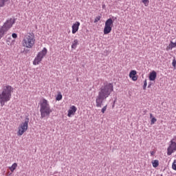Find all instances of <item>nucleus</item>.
<instances>
[{
  "mask_svg": "<svg viewBox=\"0 0 176 176\" xmlns=\"http://www.w3.org/2000/svg\"><path fill=\"white\" fill-rule=\"evenodd\" d=\"M113 91V84L111 82H105L100 88L98 96H96V104L98 108H101L104 101L111 96Z\"/></svg>",
  "mask_w": 176,
  "mask_h": 176,
  "instance_id": "nucleus-1",
  "label": "nucleus"
},
{
  "mask_svg": "<svg viewBox=\"0 0 176 176\" xmlns=\"http://www.w3.org/2000/svg\"><path fill=\"white\" fill-rule=\"evenodd\" d=\"M13 87L10 85L3 86L2 91L0 94V104L1 107L5 105V102L10 101L12 98V93H13Z\"/></svg>",
  "mask_w": 176,
  "mask_h": 176,
  "instance_id": "nucleus-2",
  "label": "nucleus"
},
{
  "mask_svg": "<svg viewBox=\"0 0 176 176\" xmlns=\"http://www.w3.org/2000/svg\"><path fill=\"white\" fill-rule=\"evenodd\" d=\"M40 112L41 119L46 118V116H50V113H52V109H50V105L46 99H43L40 104Z\"/></svg>",
  "mask_w": 176,
  "mask_h": 176,
  "instance_id": "nucleus-3",
  "label": "nucleus"
},
{
  "mask_svg": "<svg viewBox=\"0 0 176 176\" xmlns=\"http://www.w3.org/2000/svg\"><path fill=\"white\" fill-rule=\"evenodd\" d=\"M35 45V35L34 33H28L23 41V46L31 49Z\"/></svg>",
  "mask_w": 176,
  "mask_h": 176,
  "instance_id": "nucleus-4",
  "label": "nucleus"
},
{
  "mask_svg": "<svg viewBox=\"0 0 176 176\" xmlns=\"http://www.w3.org/2000/svg\"><path fill=\"white\" fill-rule=\"evenodd\" d=\"M28 123H30V118L28 117L24 120V122L20 124L18 128V135H23L27 130H28Z\"/></svg>",
  "mask_w": 176,
  "mask_h": 176,
  "instance_id": "nucleus-5",
  "label": "nucleus"
},
{
  "mask_svg": "<svg viewBox=\"0 0 176 176\" xmlns=\"http://www.w3.org/2000/svg\"><path fill=\"white\" fill-rule=\"evenodd\" d=\"M46 54H47V49H46V47H44L41 52H38L36 57L34 60V65H38V64H39L41 61H42L43 57H45Z\"/></svg>",
  "mask_w": 176,
  "mask_h": 176,
  "instance_id": "nucleus-6",
  "label": "nucleus"
},
{
  "mask_svg": "<svg viewBox=\"0 0 176 176\" xmlns=\"http://www.w3.org/2000/svg\"><path fill=\"white\" fill-rule=\"evenodd\" d=\"M112 27H113V20H112V18L108 19L104 24V35H108L112 31Z\"/></svg>",
  "mask_w": 176,
  "mask_h": 176,
  "instance_id": "nucleus-7",
  "label": "nucleus"
},
{
  "mask_svg": "<svg viewBox=\"0 0 176 176\" xmlns=\"http://www.w3.org/2000/svg\"><path fill=\"white\" fill-rule=\"evenodd\" d=\"M174 141H175V139L170 140V144L167 148L168 156H170V155H173V153H174V152L176 151V142Z\"/></svg>",
  "mask_w": 176,
  "mask_h": 176,
  "instance_id": "nucleus-8",
  "label": "nucleus"
},
{
  "mask_svg": "<svg viewBox=\"0 0 176 176\" xmlns=\"http://www.w3.org/2000/svg\"><path fill=\"white\" fill-rule=\"evenodd\" d=\"M14 23H16V19L10 18L4 23L3 28L9 31V30L13 27Z\"/></svg>",
  "mask_w": 176,
  "mask_h": 176,
  "instance_id": "nucleus-9",
  "label": "nucleus"
},
{
  "mask_svg": "<svg viewBox=\"0 0 176 176\" xmlns=\"http://www.w3.org/2000/svg\"><path fill=\"white\" fill-rule=\"evenodd\" d=\"M79 25H80V23L79 22H76L74 24L72 25V34H76L79 30Z\"/></svg>",
  "mask_w": 176,
  "mask_h": 176,
  "instance_id": "nucleus-10",
  "label": "nucleus"
},
{
  "mask_svg": "<svg viewBox=\"0 0 176 176\" xmlns=\"http://www.w3.org/2000/svg\"><path fill=\"white\" fill-rule=\"evenodd\" d=\"M75 112H76V107L72 106L68 111L67 116L71 118L72 115H75Z\"/></svg>",
  "mask_w": 176,
  "mask_h": 176,
  "instance_id": "nucleus-11",
  "label": "nucleus"
},
{
  "mask_svg": "<svg viewBox=\"0 0 176 176\" xmlns=\"http://www.w3.org/2000/svg\"><path fill=\"white\" fill-rule=\"evenodd\" d=\"M135 75H137V72L135 70H132L129 73V78H131L132 80H137V76H135Z\"/></svg>",
  "mask_w": 176,
  "mask_h": 176,
  "instance_id": "nucleus-12",
  "label": "nucleus"
},
{
  "mask_svg": "<svg viewBox=\"0 0 176 176\" xmlns=\"http://www.w3.org/2000/svg\"><path fill=\"white\" fill-rule=\"evenodd\" d=\"M8 32V30L3 28V26H2L0 28V39H2V38H3V36H5V34H6Z\"/></svg>",
  "mask_w": 176,
  "mask_h": 176,
  "instance_id": "nucleus-13",
  "label": "nucleus"
},
{
  "mask_svg": "<svg viewBox=\"0 0 176 176\" xmlns=\"http://www.w3.org/2000/svg\"><path fill=\"white\" fill-rule=\"evenodd\" d=\"M157 76L156 72L153 71L149 74V80H155L156 76Z\"/></svg>",
  "mask_w": 176,
  "mask_h": 176,
  "instance_id": "nucleus-14",
  "label": "nucleus"
},
{
  "mask_svg": "<svg viewBox=\"0 0 176 176\" xmlns=\"http://www.w3.org/2000/svg\"><path fill=\"white\" fill-rule=\"evenodd\" d=\"M78 45H79V41H78V39L74 40L72 45V49H76Z\"/></svg>",
  "mask_w": 176,
  "mask_h": 176,
  "instance_id": "nucleus-15",
  "label": "nucleus"
},
{
  "mask_svg": "<svg viewBox=\"0 0 176 176\" xmlns=\"http://www.w3.org/2000/svg\"><path fill=\"white\" fill-rule=\"evenodd\" d=\"M16 168H17V164L16 163H14L12 166L9 167V169L10 170V171L12 173H13V171H14Z\"/></svg>",
  "mask_w": 176,
  "mask_h": 176,
  "instance_id": "nucleus-16",
  "label": "nucleus"
},
{
  "mask_svg": "<svg viewBox=\"0 0 176 176\" xmlns=\"http://www.w3.org/2000/svg\"><path fill=\"white\" fill-rule=\"evenodd\" d=\"M152 164H153V167L156 168V167H157V166H159V160H155L153 161Z\"/></svg>",
  "mask_w": 176,
  "mask_h": 176,
  "instance_id": "nucleus-17",
  "label": "nucleus"
},
{
  "mask_svg": "<svg viewBox=\"0 0 176 176\" xmlns=\"http://www.w3.org/2000/svg\"><path fill=\"white\" fill-rule=\"evenodd\" d=\"M169 49L172 50L173 47H176V42L173 43V41H170V43L168 45Z\"/></svg>",
  "mask_w": 176,
  "mask_h": 176,
  "instance_id": "nucleus-18",
  "label": "nucleus"
},
{
  "mask_svg": "<svg viewBox=\"0 0 176 176\" xmlns=\"http://www.w3.org/2000/svg\"><path fill=\"white\" fill-rule=\"evenodd\" d=\"M56 100V101H60V100H63V95H61V94H58Z\"/></svg>",
  "mask_w": 176,
  "mask_h": 176,
  "instance_id": "nucleus-19",
  "label": "nucleus"
},
{
  "mask_svg": "<svg viewBox=\"0 0 176 176\" xmlns=\"http://www.w3.org/2000/svg\"><path fill=\"white\" fill-rule=\"evenodd\" d=\"M156 122H157V120L156 119V118H151V124H155V123H156Z\"/></svg>",
  "mask_w": 176,
  "mask_h": 176,
  "instance_id": "nucleus-20",
  "label": "nucleus"
},
{
  "mask_svg": "<svg viewBox=\"0 0 176 176\" xmlns=\"http://www.w3.org/2000/svg\"><path fill=\"white\" fill-rule=\"evenodd\" d=\"M172 168L176 171V160H174L173 163L172 164Z\"/></svg>",
  "mask_w": 176,
  "mask_h": 176,
  "instance_id": "nucleus-21",
  "label": "nucleus"
},
{
  "mask_svg": "<svg viewBox=\"0 0 176 176\" xmlns=\"http://www.w3.org/2000/svg\"><path fill=\"white\" fill-rule=\"evenodd\" d=\"M100 20H101V16H98L96 17L94 23H98V21H100Z\"/></svg>",
  "mask_w": 176,
  "mask_h": 176,
  "instance_id": "nucleus-22",
  "label": "nucleus"
},
{
  "mask_svg": "<svg viewBox=\"0 0 176 176\" xmlns=\"http://www.w3.org/2000/svg\"><path fill=\"white\" fill-rule=\"evenodd\" d=\"M142 1L144 3L145 6H148V5L149 4V0H142Z\"/></svg>",
  "mask_w": 176,
  "mask_h": 176,
  "instance_id": "nucleus-23",
  "label": "nucleus"
},
{
  "mask_svg": "<svg viewBox=\"0 0 176 176\" xmlns=\"http://www.w3.org/2000/svg\"><path fill=\"white\" fill-rule=\"evenodd\" d=\"M147 85H148V83L146 82V80H145L144 82V85H143V90H146V89Z\"/></svg>",
  "mask_w": 176,
  "mask_h": 176,
  "instance_id": "nucleus-24",
  "label": "nucleus"
},
{
  "mask_svg": "<svg viewBox=\"0 0 176 176\" xmlns=\"http://www.w3.org/2000/svg\"><path fill=\"white\" fill-rule=\"evenodd\" d=\"M107 105H105V106L103 107V108L101 109L102 113H105V111H107Z\"/></svg>",
  "mask_w": 176,
  "mask_h": 176,
  "instance_id": "nucleus-25",
  "label": "nucleus"
},
{
  "mask_svg": "<svg viewBox=\"0 0 176 176\" xmlns=\"http://www.w3.org/2000/svg\"><path fill=\"white\" fill-rule=\"evenodd\" d=\"M12 38H14V39H16V38H17V34L13 33V34H12Z\"/></svg>",
  "mask_w": 176,
  "mask_h": 176,
  "instance_id": "nucleus-26",
  "label": "nucleus"
},
{
  "mask_svg": "<svg viewBox=\"0 0 176 176\" xmlns=\"http://www.w3.org/2000/svg\"><path fill=\"white\" fill-rule=\"evenodd\" d=\"M172 65H173V67H176V60H175V59H173V63H172Z\"/></svg>",
  "mask_w": 176,
  "mask_h": 176,
  "instance_id": "nucleus-27",
  "label": "nucleus"
},
{
  "mask_svg": "<svg viewBox=\"0 0 176 176\" xmlns=\"http://www.w3.org/2000/svg\"><path fill=\"white\" fill-rule=\"evenodd\" d=\"M28 52H30V50H24L25 54H27V53H28Z\"/></svg>",
  "mask_w": 176,
  "mask_h": 176,
  "instance_id": "nucleus-28",
  "label": "nucleus"
},
{
  "mask_svg": "<svg viewBox=\"0 0 176 176\" xmlns=\"http://www.w3.org/2000/svg\"><path fill=\"white\" fill-rule=\"evenodd\" d=\"M151 156H153V155H155V151H151Z\"/></svg>",
  "mask_w": 176,
  "mask_h": 176,
  "instance_id": "nucleus-29",
  "label": "nucleus"
},
{
  "mask_svg": "<svg viewBox=\"0 0 176 176\" xmlns=\"http://www.w3.org/2000/svg\"><path fill=\"white\" fill-rule=\"evenodd\" d=\"M153 117V115L152 113L150 114V119H152Z\"/></svg>",
  "mask_w": 176,
  "mask_h": 176,
  "instance_id": "nucleus-30",
  "label": "nucleus"
},
{
  "mask_svg": "<svg viewBox=\"0 0 176 176\" xmlns=\"http://www.w3.org/2000/svg\"><path fill=\"white\" fill-rule=\"evenodd\" d=\"M173 140H175L174 142H176V137H175Z\"/></svg>",
  "mask_w": 176,
  "mask_h": 176,
  "instance_id": "nucleus-31",
  "label": "nucleus"
},
{
  "mask_svg": "<svg viewBox=\"0 0 176 176\" xmlns=\"http://www.w3.org/2000/svg\"><path fill=\"white\" fill-rule=\"evenodd\" d=\"M148 87H151V85H148Z\"/></svg>",
  "mask_w": 176,
  "mask_h": 176,
  "instance_id": "nucleus-32",
  "label": "nucleus"
}]
</instances>
